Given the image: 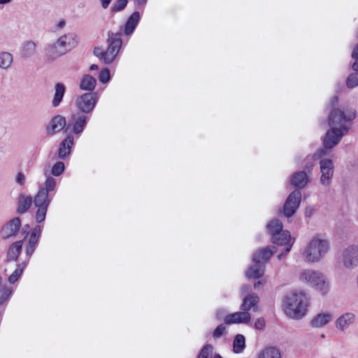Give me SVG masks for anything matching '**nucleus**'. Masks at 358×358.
<instances>
[{"instance_id": "nucleus-40", "label": "nucleus", "mask_w": 358, "mask_h": 358, "mask_svg": "<svg viewBox=\"0 0 358 358\" xmlns=\"http://www.w3.org/2000/svg\"><path fill=\"white\" fill-rule=\"evenodd\" d=\"M110 78V71L108 69H103L99 76V81L103 84L107 83L109 81Z\"/></svg>"}, {"instance_id": "nucleus-17", "label": "nucleus", "mask_w": 358, "mask_h": 358, "mask_svg": "<svg viewBox=\"0 0 358 358\" xmlns=\"http://www.w3.org/2000/svg\"><path fill=\"white\" fill-rule=\"evenodd\" d=\"M251 320V315L249 312L242 310L227 315L224 317V323L230 325L232 324H248Z\"/></svg>"}, {"instance_id": "nucleus-21", "label": "nucleus", "mask_w": 358, "mask_h": 358, "mask_svg": "<svg viewBox=\"0 0 358 358\" xmlns=\"http://www.w3.org/2000/svg\"><path fill=\"white\" fill-rule=\"evenodd\" d=\"M259 301V297L255 294L245 296L243 299V303L241 305V310L248 312L250 310H252L253 311H257V304Z\"/></svg>"}, {"instance_id": "nucleus-31", "label": "nucleus", "mask_w": 358, "mask_h": 358, "mask_svg": "<svg viewBox=\"0 0 358 358\" xmlns=\"http://www.w3.org/2000/svg\"><path fill=\"white\" fill-rule=\"evenodd\" d=\"M245 348V338L242 334H237L234 340L233 350L235 353L242 352Z\"/></svg>"}, {"instance_id": "nucleus-47", "label": "nucleus", "mask_w": 358, "mask_h": 358, "mask_svg": "<svg viewBox=\"0 0 358 358\" xmlns=\"http://www.w3.org/2000/svg\"><path fill=\"white\" fill-rule=\"evenodd\" d=\"M352 57L354 59H358V44L355 47L352 52Z\"/></svg>"}, {"instance_id": "nucleus-15", "label": "nucleus", "mask_w": 358, "mask_h": 358, "mask_svg": "<svg viewBox=\"0 0 358 358\" xmlns=\"http://www.w3.org/2000/svg\"><path fill=\"white\" fill-rule=\"evenodd\" d=\"M356 320V315L352 312H347L340 315L335 321L336 328L341 332H344L352 325Z\"/></svg>"}, {"instance_id": "nucleus-53", "label": "nucleus", "mask_w": 358, "mask_h": 358, "mask_svg": "<svg viewBox=\"0 0 358 358\" xmlns=\"http://www.w3.org/2000/svg\"><path fill=\"white\" fill-rule=\"evenodd\" d=\"M10 1L11 0H0V4H6Z\"/></svg>"}, {"instance_id": "nucleus-51", "label": "nucleus", "mask_w": 358, "mask_h": 358, "mask_svg": "<svg viewBox=\"0 0 358 358\" xmlns=\"http://www.w3.org/2000/svg\"><path fill=\"white\" fill-rule=\"evenodd\" d=\"M66 25V22L64 20H61L59 21L57 24V27L58 29H62L64 27V26Z\"/></svg>"}, {"instance_id": "nucleus-50", "label": "nucleus", "mask_w": 358, "mask_h": 358, "mask_svg": "<svg viewBox=\"0 0 358 358\" xmlns=\"http://www.w3.org/2000/svg\"><path fill=\"white\" fill-rule=\"evenodd\" d=\"M250 290V287L248 285H243L241 287V292L242 294H245L248 292Z\"/></svg>"}, {"instance_id": "nucleus-38", "label": "nucleus", "mask_w": 358, "mask_h": 358, "mask_svg": "<svg viewBox=\"0 0 358 358\" xmlns=\"http://www.w3.org/2000/svg\"><path fill=\"white\" fill-rule=\"evenodd\" d=\"M127 3V0H116L110 8L111 11L119 12L122 10L126 7Z\"/></svg>"}, {"instance_id": "nucleus-32", "label": "nucleus", "mask_w": 358, "mask_h": 358, "mask_svg": "<svg viewBox=\"0 0 358 358\" xmlns=\"http://www.w3.org/2000/svg\"><path fill=\"white\" fill-rule=\"evenodd\" d=\"M26 263H21L17 266L15 270L9 275L8 280L10 283H15L22 275L24 268L26 267Z\"/></svg>"}, {"instance_id": "nucleus-24", "label": "nucleus", "mask_w": 358, "mask_h": 358, "mask_svg": "<svg viewBox=\"0 0 358 358\" xmlns=\"http://www.w3.org/2000/svg\"><path fill=\"white\" fill-rule=\"evenodd\" d=\"M55 94L52 100V106L54 108L58 107L62 103L66 92V87L63 83H57L55 85Z\"/></svg>"}, {"instance_id": "nucleus-10", "label": "nucleus", "mask_w": 358, "mask_h": 358, "mask_svg": "<svg viewBox=\"0 0 358 358\" xmlns=\"http://www.w3.org/2000/svg\"><path fill=\"white\" fill-rule=\"evenodd\" d=\"M343 267L348 270H353L358 266V245L352 244L345 248L341 255Z\"/></svg>"}, {"instance_id": "nucleus-16", "label": "nucleus", "mask_w": 358, "mask_h": 358, "mask_svg": "<svg viewBox=\"0 0 358 358\" xmlns=\"http://www.w3.org/2000/svg\"><path fill=\"white\" fill-rule=\"evenodd\" d=\"M21 227L20 218L15 217L10 220L1 229V236L3 239H8L15 236Z\"/></svg>"}, {"instance_id": "nucleus-1", "label": "nucleus", "mask_w": 358, "mask_h": 358, "mask_svg": "<svg viewBox=\"0 0 358 358\" xmlns=\"http://www.w3.org/2000/svg\"><path fill=\"white\" fill-rule=\"evenodd\" d=\"M356 110L353 108H346L343 110L338 108L331 110L329 115V124L331 128L324 137V148L318 150L313 157L328 155V150L337 145L341 138L348 133V123L356 117Z\"/></svg>"}, {"instance_id": "nucleus-45", "label": "nucleus", "mask_w": 358, "mask_h": 358, "mask_svg": "<svg viewBox=\"0 0 358 358\" xmlns=\"http://www.w3.org/2000/svg\"><path fill=\"white\" fill-rule=\"evenodd\" d=\"M24 176L23 173L19 172L15 178V180L17 183H19L20 185H22L24 183Z\"/></svg>"}, {"instance_id": "nucleus-58", "label": "nucleus", "mask_w": 358, "mask_h": 358, "mask_svg": "<svg viewBox=\"0 0 358 358\" xmlns=\"http://www.w3.org/2000/svg\"><path fill=\"white\" fill-rule=\"evenodd\" d=\"M320 337H321L322 338H325V335L322 334H321Z\"/></svg>"}, {"instance_id": "nucleus-60", "label": "nucleus", "mask_w": 358, "mask_h": 358, "mask_svg": "<svg viewBox=\"0 0 358 358\" xmlns=\"http://www.w3.org/2000/svg\"><path fill=\"white\" fill-rule=\"evenodd\" d=\"M25 228H28L29 227V225H25L24 226Z\"/></svg>"}, {"instance_id": "nucleus-14", "label": "nucleus", "mask_w": 358, "mask_h": 358, "mask_svg": "<svg viewBox=\"0 0 358 358\" xmlns=\"http://www.w3.org/2000/svg\"><path fill=\"white\" fill-rule=\"evenodd\" d=\"M66 125V117L61 115H57L52 117L45 127V131L49 136H53L63 130Z\"/></svg>"}, {"instance_id": "nucleus-44", "label": "nucleus", "mask_w": 358, "mask_h": 358, "mask_svg": "<svg viewBox=\"0 0 358 358\" xmlns=\"http://www.w3.org/2000/svg\"><path fill=\"white\" fill-rule=\"evenodd\" d=\"M313 167H314L313 162H308L304 166L303 170L302 171H306V173H307V176H308V175L310 174L311 171H313Z\"/></svg>"}, {"instance_id": "nucleus-3", "label": "nucleus", "mask_w": 358, "mask_h": 358, "mask_svg": "<svg viewBox=\"0 0 358 358\" xmlns=\"http://www.w3.org/2000/svg\"><path fill=\"white\" fill-rule=\"evenodd\" d=\"M122 34L114 33L111 31L108 32L107 42L108 46L106 50L102 48L97 47L94 49V55L105 64H111L118 54L122 44L121 38Z\"/></svg>"}, {"instance_id": "nucleus-25", "label": "nucleus", "mask_w": 358, "mask_h": 358, "mask_svg": "<svg viewBox=\"0 0 358 358\" xmlns=\"http://www.w3.org/2000/svg\"><path fill=\"white\" fill-rule=\"evenodd\" d=\"M22 241L13 243L8 248L6 259L8 262L16 261L22 251Z\"/></svg>"}, {"instance_id": "nucleus-36", "label": "nucleus", "mask_w": 358, "mask_h": 358, "mask_svg": "<svg viewBox=\"0 0 358 358\" xmlns=\"http://www.w3.org/2000/svg\"><path fill=\"white\" fill-rule=\"evenodd\" d=\"M346 86L352 89L358 86V73H350L346 79Z\"/></svg>"}, {"instance_id": "nucleus-2", "label": "nucleus", "mask_w": 358, "mask_h": 358, "mask_svg": "<svg viewBox=\"0 0 358 358\" xmlns=\"http://www.w3.org/2000/svg\"><path fill=\"white\" fill-rule=\"evenodd\" d=\"M283 306L285 313L289 317L300 320L306 314L308 296L303 291H292L285 296Z\"/></svg>"}, {"instance_id": "nucleus-18", "label": "nucleus", "mask_w": 358, "mask_h": 358, "mask_svg": "<svg viewBox=\"0 0 358 358\" xmlns=\"http://www.w3.org/2000/svg\"><path fill=\"white\" fill-rule=\"evenodd\" d=\"M41 227L39 225H36L32 229L25 250L26 255L28 257V259L31 257L35 251L41 236Z\"/></svg>"}, {"instance_id": "nucleus-8", "label": "nucleus", "mask_w": 358, "mask_h": 358, "mask_svg": "<svg viewBox=\"0 0 358 358\" xmlns=\"http://www.w3.org/2000/svg\"><path fill=\"white\" fill-rule=\"evenodd\" d=\"M301 281L308 283L322 295H326L330 289L327 277L320 271L312 269L303 271L299 275Z\"/></svg>"}, {"instance_id": "nucleus-59", "label": "nucleus", "mask_w": 358, "mask_h": 358, "mask_svg": "<svg viewBox=\"0 0 358 358\" xmlns=\"http://www.w3.org/2000/svg\"><path fill=\"white\" fill-rule=\"evenodd\" d=\"M331 358H338V357H336V356H333L331 357Z\"/></svg>"}, {"instance_id": "nucleus-19", "label": "nucleus", "mask_w": 358, "mask_h": 358, "mask_svg": "<svg viewBox=\"0 0 358 358\" xmlns=\"http://www.w3.org/2000/svg\"><path fill=\"white\" fill-rule=\"evenodd\" d=\"M333 320V314L330 312H322L317 314L310 321L313 328L319 329L327 326Z\"/></svg>"}, {"instance_id": "nucleus-48", "label": "nucleus", "mask_w": 358, "mask_h": 358, "mask_svg": "<svg viewBox=\"0 0 358 358\" xmlns=\"http://www.w3.org/2000/svg\"><path fill=\"white\" fill-rule=\"evenodd\" d=\"M338 103V96H334L332 97L331 101H330V105L331 106V107H334V106H336Z\"/></svg>"}, {"instance_id": "nucleus-28", "label": "nucleus", "mask_w": 358, "mask_h": 358, "mask_svg": "<svg viewBox=\"0 0 358 358\" xmlns=\"http://www.w3.org/2000/svg\"><path fill=\"white\" fill-rule=\"evenodd\" d=\"M36 50V43L33 41H26L23 43L22 48V56L24 58H29L33 56Z\"/></svg>"}, {"instance_id": "nucleus-34", "label": "nucleus", "mask_w": 358, "mask_h": 358, "mask_svg": "<svg viewBox=\"0 0 358 358\" xmlns=\"http://www.w3.org/2000/svg\"><path fill=\"white\" fill-rule=\"evenodd\" d=\"M13 293V288L10 287H3L0 289V306L6 304Z\"/></svg>"}, {"instance_id": "nucleus-43", "label": "nucleus", "mask_w": 358, "mask_h": 358, "mask_svg": "<svg viewBox=\"0 0 358 358\" xmlns=\"http://www.w3.org/2000/svg\"><path fill=\"white\" fill-rule=\"evenodd\" d=\"M227 313V311L225 310V309H219L216 311V313H215V318L217 320H220L221 319H222L223 317L224 318L225 316H227V315H226Z\"/></svg>"}, {"instance_id": "nucleus-49", "label": "nucleus", "mask_w": 358, "mask_h": 358, "mask_svg": "<svg viewBox=\"0 0 358 358\" xmlns=\"http://www.w3.org/2000/svg\"><path fill=\"white\" fill-rule=\"evenodd\" d=\"M352 68L355 71H356L355 73H358V59H355Z\"/></svg>"}, {"instance_id": "nucleus-42", "label": "nucleus", "mask_w": 358, "mask_h": 358, "mask_svg": "<svg viewBox=\"0 0 358 358\" xmlns=\"http://www.w3.org/2000/svg\"><path fill=\"white\" fill-rule=\"evenodd\" d=\"M255 327L258 330H263L265 327V321L262 317L256 320Z\"/></svg>"}, {"instance_id": "nucleus-54", "label": "nucleus", "mask_w": 358, "mask_h": 358, "mask_svg": "<svg viewBox=\"0 0 358 358\" xmlns=\"http://www.w3.org/2000/svg\"><path fill=\"white\" fill-rule=\"evenodd\" d=\"M287 254V253H285V251L284 252L280 253V255H278V259H282V257L283 256L286 255Z\"/></svg>"}, {"instance_id": "nucleus-12", "label": "nucleus", "mask_w": 358, "mask_h": 358, "mask_svg": "<svg viewBox=\"0 0 358 358\" xmlns=\"http://www.w3.org/2000/svg\"><path fill=\"white\" fill-rule=\"evenodd\" d=\"M321 172L320 182L324 187H329L334 173V165L330 158H322L320 162Z\"/></svg>"}, {"instance_id": "nucleus-27", "label": "nucleus", "mask_w": 358, "mask_h": 358, "mask_svg": "<svg viewBox=\"0 0 358 358\" xmlns=\"http://www.w3.org/2000/svg\"><path fill=\"white\" fill-rule=\"evenodd\" d=\"M73 145V137L68 136L61 143L59 149V157H66L70 155Z\"/></svg>"}, {"instance_id": "nucleus-22", "label": "nucleus", "mask_w": 358, "mask_h": 358, "mask_svg": "<svg viewBox=\"0 0 358 358\" xmlns=\"http://www.w3.org/2000/svg\"><path fill=\"white\" fill-rule=\"evenodd\" d=\"M140 20V14L138 11L134 12L127 19L124 27V34L126 36L131 35L135 30Z\"/></svg>"}, {"instance_id": "nucleus-20", "label": "nucleus", "mask_w": 358, "mask_h": 358, "mask_svg": "<svg viewBox=\"0 0 358 358\" xmlns=\"http://www.w3.org/2000/svg\"><path fill=\"white\" fill-rule=\"evenodd\" d=\"M87 117L84 114H77L73 116L72 131L76 135L80 134L87 123Z\"/></svg>"}, {"instance_id": "nucleus-6", "label": "nucleus", "mask_w": 358, "mask_h": 358, "mask_svg": "<svg viewBox=\"0 0 358 358\" xmlns=\"http://www.w3.org/2000/svg\"><path fill=\"white\" fill-rule=\"evenodd\" d=\"M275 252L274 246H268L264 249L257 250L252 257L254 265L246 271V276L249 278H259L264 273V264Z\"/></svg>"}, {"instance_id": "nucleus-52", "label": "nucleus", "mask_w": 358, "mask_h": 358, "mask_svg": "<svg viewBox=\"0 0 358 358\" xmlns=\"http://www.w3.org/2000/svg\"><path fill=\"white\" fill-rule=\"evenodd\" d=\"M98 69L99 67L96 64H92L90 67V70L91 71L97 70Z\"/></svg>"}, {"instance_id": "nucleus-7", "label": "nucleus", "mask_w": 358, "mask_h": 358, "mask_svg": "<svg viewBox=\"0 0 358 358\" xmlns=\"http://www.w3.org/2000/svg\"><path fill=\"white\" fill-rule=\"evenodd\" d=\"M283 225L279 220H273L267 224V229L272 236V241L278 245H285V253H288L293 245L294 240L289 231L282 229Z\"/></svg>"}, {"instance_id": "nucleus-61", "label": "nucleus", "mask_w": 358, "mask_h": 358, "mask_svg": "<svg viewBox=\"0 0 358 358\" xmlns=\"http://www.w3.org/2000/svg\"><path fill=\"white\" fill-rule=\"evenodd\" d=\"M1 315H2V314H1V313L0 312V317H1Z\"/></svg>"}, {"instance_id": "nucleus-11", "label": "nucleus", "mask_w": 358, "mask_h": 358, "mask_svg": "<svg viewBox=\"0 0 358 358\" xmlns=\"http://www.w3.org/2000/svg\"><path fill=\"white\" fill-rule=\"evenodd\" d=\"M98 99L96 93H85L77 98L76 106L83 113L88 114L93 111Z\"/></svg>"}, {"instance_id": "nucleus-37", "label": "nucleus", "mask_w": 358, "mask_h": 358, "mask_svg": "<svg viewBox=\"0 0 358 358\" xmlns=\"http://www.w3.org/2000/svg\"><path fill=\"white\" fill-rule=\"evenodd\" d=\"M64 171V164L62 162H58L54 164L52 168L51 173L54 176H59Z\"/></svg>"}, {"instance_id": "nucleus-39", "label": "nucleus", "mask_w": 358, "mask_h": 358, "mask_svg": "<svg viewBox=\"0 0 358 358\" xmlns=\"http://www.w3.org/2000/svg\"><path fill=\"white\" fill-rule=\"evenodd\" d=\"M213 346L210 344L206 345L201 350L197 358H208V355L213 352Z\"/></svg>"}, {"instance_id": "nucleus-9", "label": "nucleus", "mask_w": 358, "mask_h": 358, "mask_svg": "<svg viewBox=\"0 0 358 358\" xmlns=\"http://www.w3.org/2000/svg\"><path fill=\"white\" fill-rule=\"evenodd\" d=\"M50 201L46 192L38 190L33 200L34 206L38 208L35 216L36 222L41 223L45 220Z\"/></svg>"}, {"instance_id": "nucleus-29", "label": "nucleus", "mask_w": 358, "mask_h": 358, "mask_svg": "<svg viewBox=\"0 0 358 358\" xmlns=\"http://www.w3.org/2000/svg\"><path fill=\"white\" fill-rule=\"evenodd\" d=\"M33 199L30 196L20 195L19 198L17 212L19 213H24L31 206Z\"/></svg>"}, {"instance_id": "nucleus-26", "label": "nucleus", "mask_w": 358, "mask_h": 358, "mask_svg": "<svg viewBox=\"0 0 358 358\" xmlns=\"http://www.w3.org/2000/svg\"><path fill=\"white\" fill-rule=\"evenodd\" d=\"M96 85V80L90 75H85L80 80V88L83 90L92 92Z\"/></svg>"}, {"instance_id": "nucleus-46", "label": "nucleus", "mask_w": 358, "mask_h": 358, "mask_svg": "<svg viewBox=\"0 0 358 358\" xmlns=\"http://www.w3.org/2000/svg\"><path fill=\"white\" fill-rule=\"evenodd\" d=\"M111 1H112V0H100L101 7L103 9L107 8Z\"/></svg>"}, {"instance_id": "nucleus-30", "label": "nucleus", "mask_w": 358, "mask_h": 358, "mask_svg": "<svg viewBox=\"0 0 358 358\" xmlns=\"http://www.w3.org/2000/svg\"><path fill=\"white\" fill-rule=\"evenodd\" d=\"M258 358H281V354L276 348L268 347L259 354Z\"/></svg>"}, {"instance_id": "nucleus-56", "label": "nucleus", "mask_w": 358, "mask_h": 358, "mask_svg": "<svg viewBox=\"0 0 358 358\" xmlns=\"http://www.w3.org/2000/svg\"><path fill=\"white\" fill-rule=\"evenodd\" d=\"M260 284H261V282H260V281H258V282H255V283L254 284V287H255V288H257Z\"/></svg>"}, {"instance_id": "nucleus-23", "label": "nucleus", "mask_w": 358, "mask_h": 358, "mask_svg": "<svg viewBox=\"0 0 358 358\" xmlns=\"http://www.w3.org/2000/svg\"><path fill=\"white\" fill-rule=\"evenodd\" d=\"M309 182L310 179L306 171H299L294 173L291 179L292 185L297 188L304 187Z\"/></svg>"}, {"instance_id": "nucleus-57", "label": "nucleus", "mask_w": 358, "mask_h": 358, "mask_svg": "<svg viewBox=\"0 0 358 358\" xmlns=\"http://www.w3.org/2000/svg\"><path fill=\"white\" fill-rule=\"evenodd\" d=\"M214 358H223V357L219 354H215L214 355Z\"/></svg>"}, {"instance_id": "nucleus-55", "label": "nucleus", "mask_w": 358, "mask_h": 358, "mask_svg": "<svg viewBox=\"0 0 358 358\" xmlns=\"http://www.w3.org/2000/svg\"><path fill=\"white\" fill-rule=\"evenodd\" d=\"M147 0H137V3L139 5L145 3Z\"/></svg>"}, {"instance_id": "nucleus-35", "label": "nucleus", "mask_w": 358, "mask_h": 358, "mask_svg": "<svg viewBox=\"0 0 358 358\" xmlns=\"http://www.w3.org/2000/svg\"><path fill=\"white\" fill-rule=\"evenodd\" d=\"M56 185V180L52 176H48L45 181L44 187H41L40 190H44L48 194H49L55 189Z\"/></svg>"}, {"instance_id": "nucleus-33", "label": "nucleus", "mask_w": 358, "mask_h": 358, "mask_svg": "<svg viewBox=\"0 0 358 358\" xmlns=\"http://www.w3.org/2000/svg\"><path fill=\"white\" fill-rule=\"evenodd\" d=\"M13 62V56L10 53L3 52L0 53V68L7 69Z\"/></svg>"}, {"instance_id": "nucleus-13", "label": "nucleus", "mask_w": 358, "mask_h": 358, "mask_svg": "<svg viewBox=\"0 0 358 358\" xmlns=\"http://www.w3.org/2000/svg\"><path fill=\"white\" fill-rule=\"evenodd\" d=\"M301 193L299 190H294L287 197L283 207V214L287 217L294 215L300 206Z\"/></svg>"}, {"instance_id": "nucleus-4", "label": "nucleus", "mask_w": 358, "mask_h": 358, "mask_svg": "<svg viewBox=\"0 0 358 358\" xmlns=\"http://www.w3.org/2000/svg\"><path fill=\"white\" fill-rule=\"evenodd\" d=\"M78 43L77 35L69 32L61 36L54 43L49 45L46 52L50 58H57L75 48Z\"/></svg>"}, {"instance_id": "nucleus-62", "label": "nucleus", "mask_w": 358, "mask_h": 358, "mask_svg": "<svg viewBox=\"0 0 358 358\" xmlns=\"http://www.w3.org/2000/svg\"><path fill=\"white\" fill-rule=\"evenodd\" d=\"M357 245H358V243H357Z\"/></svg>"}, {"instance_id": "nucleus-5", "label": "nucleus", "mask_w": 358, "mask_h": 358, "mask_svg": "<svg viewBox=\"0 0 358 358\" xmlns=\"http://www.w3.org/2000/svg\"><path fill=\"white\" fill-rule=\"evenodd\" d=\"M329 250V243L326 239L313 237L304 251L303 257L306 262H318L325 256Z\"/></svg>"}, {"instance_id": "nucleus-41", "label": "nucleus", "mask_w": 358, "mask_h": 358, "mask_svg": "<svg viewBox=\"0 0 358 358\" xmlns=\"http://www.w3.org/2000/svg\"><path fill=\"white\" fill-rule=\"evenodd\" d=\"M226 329V327L224 324L218 325L213 333V336L215 339L219 338L222 336Z\"/></svg>"}]
</instances>
